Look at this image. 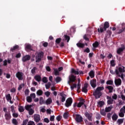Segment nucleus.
Instances as JSON below:
<instances>
[{
  "label": "nucleus",
  "instance_id": "obj_56",
  "mask_svg": "<svg viewBox=\"0 0 125 125\" xmlns=\"http://www.w3.org/2000/svg\"><path fill=\"white\" fill-rule=\"evenodd\" d=\"M113 99H114V100H116L117 98H118V96L117 94H114L112 96Z\"/></svg>",
  "mask_w": 125,
  "mask_h": 125
},
{
  "label": "nucleus",
  "instance_id": "obj_23",
  "mask_svg": "<svg viewBox=\"0 0 125 125\" xmlns=\"http://www.w3.org/2000/svg\"><path fill=\"white\" fill-rule=\"evenodd\" d=\"M52 103V99L51 98H49L46 101V105H49V104H51Z\"/></svg>",
  "mask_w": 125,
  "mask_h": 125
},
{
  "label": "nucleus",
  "instance_id": "obj_21",
  "mask_svg": "<svg viewBox=\"0 0 125 125\" xmlns=\"http://www.w3.org/2000/svg\"><path fill=\"white\" fill-rule=\"evenodd\" d=\"M112 109H113V106L110 105V106H108L105 108V112H106V113H108L110 112L111 110H112Z\"/></svg>",
  "mask_w": 125,
  "mask_h": 125
},
{
  "label": "nucleus",
  "instance_id": "obj_31",
  "mask_svg": "<svg viewBox=\"0 0 125 125\" xmlns=\"http://www.w3.org/2000/svg\"><path fill=\"white\" fill-rule=\"evenodd\" d=\"M71 73L75 75H79V71L74 70L73 68L71 69Z\"/></svg>",
  "mask_w": 125,
  "mask_h": 125
},
{
  "label": "nucleus",
  "instance_id": "obj_36",
  "mask_svg": "<svg viewBox=\"0 0 125 125\" xmlns=\"http://www.w3.org/2000/svg\"><path fill=\"white\" fill-rule=\"evenodd\" d=\"M12 123L13 124V125H18V122L17 121V120L15 119H13L12 120Z\"/></svg>",
  "mask_w": 125,
  "mask_h": 125
},
{
  "label": "nucleus",
  "instance_id": "obj_44",
  "mask_svg": "<svg viewBox=\"0 0 125 125\" xmlns=\"http://www.w3.org/2000/svg\"><path fill=\"white\" fill-rule=\"evenodd\" d=\"M125 23L122 24V30H120L119 31V33H122V32H124V31H125Z\"/></svg>",
  "mask_w": 125,
  "mask_h": 125
},
{
  "label": "nucleus",
  "instance_id": "obj_55",
  "mask_svg": "<svg viewBox=\"0 0 125 125\" xmlns=\"http://www.w3.org/2000/svg\"><path fill=\"white\" fill-rule=\"evenodd\" d=\"M19 46L18 45H16L13 47V48L11 49V51H13V50H15V49H17Z\"/></svg>",
  "mask_w": 125,
  "mask_h": 125
},
{
  "label": "nucleus",
  "instance_id": "obj_26",
  "mask_svg": "<svg viewBox=\"0 0 125 125\" xmlns=\"http://www.w3.org/2000/svg\"><path fill=\"white\" fill-rule=\"evenodd\" d=\"M25 108L27 111H30L32 109V105H27L25 106Z\"/></svg>",
  "mask_w": 125,
  "mask_h": 125
},
{
  "label": "nucleus",
  "instance_id": "obj_54",
  "mask_svg": "<svg viewBox=\"0 0 125 125\" xmlns=\"http://www.w3.org/2000/svg\"><path fill=\"white\" fill-rule=\"evenodd\" d=\"M42 82L44 83H47V78L46 77H44L42 78Z\"/></svg>",
  "mask_w": 125,
  "mask_h": 125
},
{
  "label": "nucleus",
  "instance_id": "obj_50",
  "mask_svg": "<svg viewBox=\"0 0 125 125\" xmlns=\"http://www.w3.org/2000/svg\"><path fill=\"white\" fill-rule=\"evenodd\" d=\"M51 85V84L49 83H48L45 84V87L46 88V89H48V88H49V87H50V85Z\"/></svg>",
  "mask_w": 125,
  "mask_h": 125
},
{
  "label": "nucleus",
  "instance_id": "obj_49",
  "mask_svg": "<svg viewBox=\"0 0 125 125\" xmlns=\"http://www.w3.org/2000/svg\"><path fill=\"white\" fill-rule=\"evenodd\" d=\"M101 114L102 116H105L106 115V113H105V110L104 109H102L101 110Z\"/></svg>",
  "mask_w": 125,
  "mask_h": 125
},
{
  "label": "nucleus",
  "instance_id": "obj_37",
  "mask_svg": "<svg viewBox=\"0 0 125 125\" xmlns=\"http://www.w3.org/2000/svg\"><path fill=\"white\" fill-rule=\"evenodd\" d=\"M71 90H73L74 88H76L77 87V84L74 83L72 84V85L70 86Z\"/></svg>",
  "mask_w": 125,
  "mask_h": 125
},
{
  "label": "nucleus",
  "instance_id": "obj_19",
  "mask_svg": "<svg viewBox=\"0 0 125 125\" xmlns=\"http://www.w3.org/2000/svg\"><path fill=\"white\" fill-rule=\"evenodd\" d=\"M25 48L26 51L32 50V46L30 44H25Z\"/></svg>",
  "mask_w": 125,
  "mask_h": 125
},
{
  "label": "nucleus",
  "instance_id": "obj_41",
  "mask_svg": "<svg viewBox=\"0 0 125 125\" xmlns=\"http://www.w3.org/2000/svg\"><path fill=\"white\" fill-rule=\"evenodd\" d=\"M64 39L65 41H67V42H69V41H70V37L67 35H64Z\"/></svg>",
  "mask_w": 125,
  "mask_h": 125
},
{
  "label": "nucleus",
  "instance_id": "obj_43",
  "mask_svg": "<svg viewBox=\"0 0 125 125\" xmlns=\"http://www.w3.org/2000/svg\"><path fill=\"white\" fill-rule=\"evenodd\" d=\"M62 119V116L60 115H59L56 117V120L57 121H58V122H60Z\"/></svg>",
  "mask_w": 125,
  "mask_h": 125
},
{
  "label": "nucleus",
  "instance_id": "obj_57",
  "mask_svg": "<svg viewBox=\"0 0 125 125\" xmlns=\"http://www.w3.org/2000/svg\"><path fill=\"white\" fill-rule=\"evenodd\" d=\"M107 84H113V81L109 80L106 82Z\"/></svg>",
  "mask_w": 125,
  "mask_h": 125
},
{
  "label": "nucleus",
  "instance_id": "obj_10",
  "mask_svg": "<svg viewBox=\"0 0 125 125\" xmlns=\"http://www.w3.org/2000/svg\"><path fill=\"white\" fill-rule=\"evenodd\" d=\"M124 49H125V45L122 44L121 45V47L117 49V53H118V54H121V53L123 52Z\"/></svg>",
  "mask_w": 125,
  "mask_h": 125
},
{
  "label": "nucleus",
  "instance_id": "obj_12",
  "mask_svg": "<svg viewBox=\"0 0 125 125\" xmlns=\"http://www.w3.org/2000/svg\"><path fill=\"white\" fill-rule=\"evenodd\" d=\"M31 59V57L29 55H26L22 57V61L23 62H26V61H29Z\"/></svg>",
  "mask_w": 125,
  "mask_h": 125
},
{
  "label": "nucleus",
  "instance_id": "obj_51",
  "mask_svg": "<svg viewBox=\"0 0 125 125\" xmlns=\"http://www.w3.org/2000/svg\"><path fill=\"white\" fill-rule=\"evenodd\" d=\"M124 123V120L123 119H119L118 120V123L119 124V125H122V124H123Z\"/></svg>",
  "mask_w": 125,
  "mask_h": 125
},
{
  "label": "nucleus",
  "instance_id": "obj_63",
  "mask_svg": "<svg viewBox=\"0 0 125 125\" xmlns=\"http://www.w3.org/2000/svg\"><path fill=\"white\" fill-rule=\"evenodd\" d=\"M28 123V120H25L23 121L22 125H26Z\"/></svg>",
  "mask_w": 125,
  "mask_h": 125
},
{
  "label": "nucleus",
  "instance_id": "obj_39",
  "mask_svg": "<svg viewBox=\"0 0 125 125\" xmlns=\"http://www.w3.org/2000/svg\"><path fill=\"white\" fill-rule=\"evenodd\" d=\"M24 85L25 84L24 83H22L21 85H20L18 87V90H21V89H22V88L24 87Z\"/></svg>",
  "mask_w": 125,
  "mask_h": 125
},
{
  "label": "nucleus",
  "instance_id": "obj_45",
  "mask_svg": "<svg viewBox=\"0 0 125 125\" xmlns=\"http://www.w3.org/2000/svg\"><path fill=\"white\" fill-rule=\"evenodd\" d=\"M41 44H42V45H43L44 47H46V46H47V45H48V43L47 42H42L41 43Z\"/></svg>",
  "mask_w": 125,
  "mask_h": 125
},
{
  "label": "nucleus",
  "instance_id": "obj_8",
  "mask_svg": "<svg viewBox=\"0 0 125 125\" xmlns=\"http://www.w3.org/2000/svg\"><path fill=\"white\" fill-rule=\"evenodd\" d=\"M5 97L7 101H8V102H10L11 104H13V102L11 101V100L12 99V98L11 97V96L10 95V94H8L6 95Z\"/></svg>",
  "mask_w": 125,
  "mask_h": 125
},
{
  "label": "nucleus",
  "instance_id": "obj_15",
  "mask_svg": "<svg viewBox=\"0 0 125 125\" xmlns=\"http://www.w3.org/2000/svg\"><path fill=\"white\" fill-rule=\"evenodd\" d=\"M61 96L62 97V98H61V102H65V100H66V95L64 94L63 93H61Z\"/></svg>",
  "mask_w": 125,
  "mask_h": 125
},
{
  "label": "nucleus",
  "instance_id": "obj_29",
  "mask_svg": "<svg viewBox=\"0 0 125 125\" xmlns=\"http://www.w3.org/2000/svg\"><path fill=\"white\" fill-rule=\"evenodd\" d=\"M104 103L103 101H100L98 103V106L99 107H102L104 105Z\"/></svg>",
  "mask_w": 125,
  "mask_h": 125
},
{
  "label": "nucleus",
  "instance_id": "obj_5",
  "mask_svg": "<svg viewBox=\"0 0 125 125\" xmlns=\"http://www.w3.org/2000/svg\"><path fill=\"white\" fill-rule=\"evenodd\" d=\"M120 112L119 113V117H121V118H124V117H125V105L121 108Z\"/></svg>",
  "mask_w": 125,
  "mask_h": 125
},
{
  "label": "nucleus",
  "instance_id": "obj_53",
  "mask_svg": "<svg viewBox=\"0 0 125 125\" xmlns=\"http://www.w3.org/2000/svg\"><path fill=\"white\" fill-rule=\"evenodd\" d=\"M29 115H33L34 114L35 111L33 110V109H31L30 110L28 111Z\"/></svg>",
  "mask_w": 125,
  "mask_h": 125
},
{
  "label": "nucleus",
  "instance_id": "obj_40",
  "mask_svg": "<svg viewBox=\"0 0 125 125\" xmlns=\"http://www.w3.org/2000/svg\"><path fill=\"white\" fill-rule=\"evenodd\" d=\"M37 95L41 96L42 94V90H39L37 92Z\"/></svg>",
  "mask_w": 125,
  "mask_h": 125
},
{
  "label": "nucleus",
  "instance_id": "obj_4",
  "mask_svg": "<svg viewBox=\"0 0 125 125\" xmlns=\"http://www.w3.org/2000/svg\"><path fill=\"white\" fill-rule=\"evenodd\" d=\"M69 81H68V83L69 85H71V83H74L77 80V76H74V75L71 74L69 76Z\"/></svg>",
  "mask_w": 125,
  "mask_h": 125
},
{
  "label": "nucleus",
  "instance_id": "obj_38",
  "mask_svg": "<svg viewBox=\"0 0 125 125\" xmlns=\"http://www.w3.org/2000/svg\"><path fill=\"white\" fill-rule=\"evenodd\" d=\"M107 88H108V89L109 90V92H113V87L112 86H108L107 87Z\"/></svg>",
  "mask_w": 125,
  "mask_h": 125
},
{
  "label": "nucleus",
  "instance_id": "obj_32",
  "mask_svg": "<svg viewBox=\"0 0 125 125\" xmlns=\"http://www.w3.org/2000/svg\"><path fill=\"white\" fill-rule=\"evenodd\" d=\"M54 71L55 76H58L59 75V71L57 68H54Z\"/></svg>",
  "mask_w": 125,
  "mask_h": 125
},
{
  "label": "nucleus",
  "instance_id": "obj_14",
  "mask_svg": "<svg viewBox=\"0 0 125 125\" xmlns=\"http://www.w3.org/2000/svg\"><path fill=\"white\" fill-rule=\"evenodd\" d=\"M34 117V121L36 123H38V122H40V121H41V117L39 114H35Z\"/></svg>",
  "mask_w": 125,
  "mask_h": 125
},
{
  "label": "nucleus",
  "instance_id": "obj_13",
  "mask_svg": "<svg viewBox=\"0 0 125 125\" xmlns=\"http://www.w3.org/2000/svg\"><path fill=\"white\" fill-rule=\"evenodd\" d=\"M75 120L77 123H82V122H83V117L79 115H76Z\"/></svg>",
  "mask_w": 125,
  "mask_h": 125
},
{
  "label": "nucleus",
  "instance_id": "obj_25",
  "mask_svg": "<svg viewBox=\"0 0 125 125\" xmlns=\"http://www.w3.org/2000/svg\"><path fill=\"white\" fill-rule=\"evenodd\" d=\"M107 28H109V22L106 21L104 24V29L106 30Z\"/></svg>",
  "mask_w": 125,
  "mask_h": 125
},
{
  "label": "nucleus",
  "instance_id": "obj_62",
  "mask_svg": "<svg viewBox=\"0 0 125 125\" xmlns=\"http://www.w3.org/2000/svg\"><path fill=\"white\" fill-rule=\"evenodd\" d=\"M27 125H35V123L33 121H29Z\"/></svg>",
  "mask_w": 125,
  "mask_h": 125
},
{
  "label": "nucleus",
  "instance_id": "obj_18",
  "mask_svg": "<svg viewBox=\"0 0 125 125\" xmlns=\"http://www.w3.org/2000/svg\"><path fill=\"white\" fill-rule=\"evenodd\" d=\"M115 83L116 85H121L122 84V80L120 79L115 80Z\"/></svg>",
  "mask_w": 125,
  "mask_h": 125
},
{
  "label": "nucleus",
  "instance_id": "obj_1",
  "mask_svg": "<svg viewBox=\"0 0 125 125\" xmlns=\"http://www.w3.org/2000/svg\"><path fill=\"white\" fill-rule=\"evenodd\" d=\"M115 73L118 77H120L124 80V78L125 77V75L124 73H125V67L124 66H120L117 67L115 70Z\"/></svg>",
  "mask_w": 125,
  "mask_h": 125
},
{
  "label": "nucleus",
  "instance_id": "obj_7",
  "mask_svg": "<svg viewBox=\"0 0 125 125\" xmlns=\"http://www.w3.org/2000/svg\"><path fill=\"white\" fill-rule=\"evenodd\" d=\"M23 73L18 72L16 74V77L20 81H22L23 80Z\"/></svg>",
  "mask_w": 125,
  "mask_h": 125
},
{
  "label": "nucleus",
  "instance_id": "obj_42",
  "mask_svg": "<svg viewBox=\"0 0 125 125\" xmlns=\"http://www.w3.org/2000/svg\"><path fill=\"white\" fill-rule=\"evenodd\" d=\"M55 81L56 83H60L61 82V78L58 77L56 78Z\"/></svg>",
  "mask_w": 125,
  "mask_h": 125
},
{
  "label": "nucleus",
  "instance_id": "obj_27",
  "mask_svg": "<svg viewBox=\"0 0 125 125\" xmlns=\"http://www.w3.org/2000/svg\"><path fill=\"white\" fill-rule=\"evenodd\" d=\"M113 121H117L118 119V115L116 114H114L112 117Z\"/></svg>",
  "mask_w": 125,
  "mask_h": 125
},
{
  "label": "nucleus",
  "instance_id": "obj_28",
  "mask_svg": "<svg viewBox=\"0 0 125 125\" xmlns=\"http://www.w3.org/2000/svg\"><path fill=\"white\" fill-rule=\"evenodd\" d=\"M46 111V109H45V106H42L40 107V112H42V113H44Z\"/></svg>",
  "mask_w": 125,
  "mask_h": 125
},
{
  "label": "nucleus",
  "instance_id": "obj_24",
  "mask_svg": "<svg viewBox=\"0 0 125 125\" xmlns=\"http://www.w3.org/2000/svg\"><path fill=\"white\" fill-rule=\"evenodd\" d=\"M83 104H84V100H83L82 101L78 103L77 104V107H78V108H81V107H82Z\"/></svg>",
  "mask_w": 125,
  "mask_h": 125
},
{
  "label": "nucleus",
  "instance_id": "obj_60",
  "mask_svg": "<svg viewBox=\"0 0 125 125\" xmlns=\"http://www.w3.org/2000/svg\"><path fill=\"white\" fill-rule=\"evenodd\" d=\"M13 117H14V118H18V113L14 112L13 113Z\"/></svg>",
  "mask_w": 125,
  "mask_h": 125
},
{
  "label": "nucleus",
  "instance_id": "obj_11",
  "mask_svg": "<svg viewBox=\"0 0 125 125\" xmlns=\"http://www.w3.org/2000/svg\"><path fill=\"white\" fill-rule=\"evenodd\" d=\"M90 83L93 87V88H95V87H96V80L93 79L90 81Z\"/></svg>",
  "mask_w": 125,
  "mask_h": 125
},
{
  "label": "nucleus",
  "instance_id": "obj_46",
  "mask_svg": "<svg viewBox=\"0 0 125 125\" xmlns=\"http://www.w3.org/2000/svg\"><path fill=\"white\" fill-rule=\"evenodd\" d=\"M26 100L27 101V102H32V98H31V97L28 96L26 98Z\"/></svg>",
  "mask_w": 125,
  "mask_h": 125
},
{
  "label": "nucleus",
  "instance_id": "obj_16",
  "mask_svg": "<svg viewBox=\"0 0 125 125\" xmlns=\"http://www.w3.org/2000/svg\"><path fill=\"white\" fill-rule=\"evenodd\" d=\"M85 116L86 118H87L89 121H91V117H92V114L88 113V112H86L85 113Z\"/></svg>",
  "mask_w": 125,
  "mask_h": 125
},
{
  "label": "nucleus",
  "instance_id": "obj_52",
  "mask_svg": "<svg viewBox=\"0 0 125 125\" xmlns=\"http://www.w3.org/2000/svg\"><path fill=\"white\" fill-rule=\"evenodd\" d=\"M63 116L64 119H67V118H68V113L67 112H65L63 114Z\"/></svg>",
  "mask_w": 125,
  "mask_h": 125
},
{
  "label": "nucleus",
  "instance_id": "obj_35",
  "mask_svg": "<svg viewBox=\"0 0 125 125\" xmlns=\"http://www.w3.org/2000/svg\"><path fill=\"white\" fill-rule=\"evenodd\" d=\"M120 98H121V99L124 101H125V96L123 94V93H121L120 94Z\"/></svg>",
  "mask_w": 125,
  "mask_h": 125
},
{
  "label": "nucleus",
  "instance_id": "obj_64",
  "mask_svg": "<svg viewBox=\"0 0 125 125\" xmlns=\"http://www.w3.org/2000/svg\"><path fill=\"white\" fill-rule=\"evenodd\" d=\"M60 42H61V39L58 38L56 40V42L57 43H60Z\"/></svg>",
  "mask_w": 125,
  "mask_h": 125
},
{
  "label": "nucleus",
  "instance_id": "obj_33",
  "mask_svg": "<svg viewBox=\"0 0 125 125\" xmlns=\"http://www.w3.org/2000/svg\"><path fill=\"white\" fill-rule=\"evenodd\" d=\"M24 110H25V109L24 108V107H23L22 106H19V112H24Z\"/></svg>",
  "mask_w": 125,
  "mask_h": 125
},
{
  "label": "nucleus",
  "instance_id": "obj_48",
  "mask_svg": "<svg viewBox=\"0 0 125 125\" xmlns=\"http://www.w3.org/2000/svg\"><path fill=\"white\" fill-rule=\"evenodd\" d=\"M40 104L41 105H42V104H43V98L42 97H41L40 98Z\"/></svg>",
  "mask_w": 125,
  "mask_h": 125
},
{
  "label": "nucleus",
  "instance_id": "obj_58",
  "mask_svg": "<svg viewBox=\"0 0 125 125\" xmlns=\"http://www.w3.org/2000/svg\"><path fill=\"white\" fill-rule=\"evenodd\" d=\"M81 89V84L80 83H78L77 84V91L79 92V90Z\"/></svg>",
  "mask_w": 125,
  "mask_h": 125
},
{
  "label": "nucleus",
  "instance_id": "obj_30",
  "mask_svg": "<svg viewBox=\"0 0 125 125\" xmlns=\"http://www.w3.org/2000/svg\"><path fill=\"white\" fill-rule=\"evenodd\" d=\"M77 46L78 47H81V48H83V47H84V44L83 43H77Z\"/></svg>",
  "mask_w": 125,
  "mask_h": 125
},
{
  "label": "nucleus",
  "instance_id": "obj_34",
  "mask_svg": "<svg viewBox=\"0 0 125 125\" xmlns=\"http://www.w3.org/2000/svg\"><path fill=\"white\" fill-rule=\"evenodd\" d=\"M89 75L90 77V78H94V72H93V71H91L89 72Z\"/></svg>",
  "mask_w": 125,
  "mask_h": 125
},
{
  "label": "nucleus",
  "instance_id": "obj_22",
  "mask_svg": "<svg viewBox=\"0 0 125 125\" xmlns=\"http://www.w3.org/2000/svg\"><path fill=\"white\" fill-rule=\"evenodd\" d=\"M34 79L37 81V82H41L42 81V78L40 75H36L34 77Z\"/></svg>",
  "mask_w": 125,
  "mask_h": 125
},
{
  "label": "nucleus",
  "instance_id": "obj_59",
  "mask_svg": "<svg viewBox=\"0 0 125 125\" xmlns=\"http://www.w3.org/2000/svg\"><path fill=\"white\" fill-rule=\"evenodd\" d=\"M44 94L47 97H48L49 95H50V92H49V91L45 92Z\"/></svg>",
  "mask_w": 125,
  "mask_h": 125
},
{
  "label": "nucleus",
  "instance_id": "obj_20",
  "mask_svg": "<svg viewBox=\"0 0 125 125\" xmlns=\"http://www.w3.org/2000/svg\"><path fill=\"white\" fill-rule=\"evenodd\" d=\"M5 117L7 120H10V119H11V115H10V113L6 112L5 114Z\"/></svg>",
  "mask_w": 125,
  "mask_h": 125
},
{
  "label": "nucleus",
  "instance_id": "obj_61",
  "mask_svg": "<svg viewBox=\"0 0 125 125\" xmlns=\"http://www.w3.org/2000/svg\"><path fill=\"white\" fill-rule=\"evenodd\" d=\"M29 92H30V91L28 89H26L24 92V93L25 95H29Z\"/></svg>",
  "mask_w": 125,
  "mask_h": 125
},
{
  "label": "nucleus",
  "instance_id": "obj_6",
  "mask_svg": "<svg viewBox=\"0 0 125 125\" xmlns=\"http://www.w3.org/2000/svg\"><path fill=\"white\" fill-rule=\"evenodd\" d=\"M73 103V100L72 98H69L66 101V103L65 104V105L66 107H70L71 105H72V103Z\"/></svg>",
  "mask_w": 125,
  "mask_h": 125
},
{
  "label": "nucleus",
  "instance_id": "obj_17",
  "mask_svg": "<svg viewBox=\"0 0 125 125\" xmlns=\"http://www.w3.org/2000/svg\"><path fill=\"white\" fill-rule=\"evenodd\" d=\"M107 99H108L107 101V104L110 105L111 104H113V102H114V100L112 99V98L111 97L107 96Z\"/></svg>",
  "mask_w": 125,
  "mask_h": 125
},
{
  "label": "nucleus",
  "instance_id": "obj_9",
  "mask_svg": "<svg viewBox=\"0 0 125 125\" xmlns=\"http://www.w3.org/2000/svg\"><path fill=\"white\" fill-rule=\"evenodd\" d=\"M87 87H88V83H85L83 86L82 87L83 92L86 93V92H87Z\"/></svg>",
  "mask_w": 125,
  "mask_h": 125
},
{
  "label": "nucleus",
  "instance_id": "obj_47",
  "mask_svg": "<svg viewBox=\"0 0 125 125\" xmlns=\"http://www.w3.org/2000/svg\"><path fill=\"white\" fill-rule=\"evenodd\" d=\"M98 45H99V44L98 43V42H95L93 44V47H98Z\"/></svg>",
  "mask_w": 125,
  "mask_h": 125
},
{
  "label": "nucleus",
  "instance_id": "obj_3",
  "mask_svg": "<svg viewBox=\"0 0 125 125\" xmlns=\"http://www.w3.org/2000/svg\"><path fill=\"white\" fill-rule=\"evenodd\" d=\"M43 55V52H40L36 53V61L37 62H40L42 59V57Z\"/></svg>",
  "mask_w": 125,
  "mask_h": 125
},
{
  "label": "nucleus",
  "instance_id": "obj_2",
  "mask_svg": "<svg viewBox=\"0 0 125 125\" xmlns=\"http://www.w3.org/2000/svg\"><path fill=\"white\" fill-rule=\"evenodd\" d=\"M104 89V87H98L97 88L96 90L93 93V95H94L96 99L100 98L101 95H102V93H101V90H103Z\"/></svg>",
  "mask_w": 125,
  "mask_h": 125
}]
</instances>
